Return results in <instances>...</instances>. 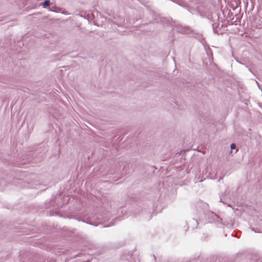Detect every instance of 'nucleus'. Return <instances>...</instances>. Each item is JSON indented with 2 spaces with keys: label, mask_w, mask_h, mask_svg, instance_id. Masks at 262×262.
<instances>
[{
  "label": "nucleus",
  "mask_w": 262,
  "mask_h": 262,
  "mask_svg": "<svg viewBox=\"0 0 262 262\" xmlns=\"http://www.w3.org/2000/svg\"><path fill=\"white\" fill-rule=\"evenodd\" d=\"M177 30L181 33L189 34L192 32V30L189 27H183L182 26L177 27Z\"/></svg>",
  "instance_id": "f257e3e1"
},
{
  "label": "nucleus",
  "mask_w": 262,
  "mask_h": 262,
  "mask_svg": "<svg viewBox=\"0 0 262 262\" xmlns=\"http://www.w3.org/2000/svg\"><path fill=\"white\" fill-rule=\"evenodd\" d=\"M219 24L217 23H214L212 24V28L214 32L215 33L220 34H222V31L221 30L220 28H219Z\"/></svg>",
  "instance_id": "f03ea898"
},
{
  "label": "nucleus",
  "mask_w": 262,
  "mask_h": 262,
  "mask_svg": "<svg viewBox=\"0 0 262 262\" xmlns=\"http://www.w3.org/2000/svg\"><path fill=\"white\" fill-rule=\"evenodd\" d=\"M213 219L217 223H220V224H222V219L219 216H218L216 214H214V217Z\"/></svg>",
  "instance_id": "7ed1b4c3"
},
{
  "label": "nucleus",
  "mask_w": 262,
  "mask_h": 262,
  "mask_svg": "<svg viewBox=\"0 0 262 262\" xmlns=\"http://www.w3.org/2000/svg\"><path fill=\"white\" fill-rule=\"evenodd\" d=\"M50 5V0H45L43 2L40 4V5L42 6L43 8H46Z\"/></svg>",
  "instance_id": "20e7f679"
},
{
  "label": "nucleus",
  "mask_w": 262,
  "mask_h": 262,
  "mask_svg": "<svg viewBox=\"0 0 262 262\" xmlns=\"http://www.w3.org/2000/svg\"><path fill=\"white\" fill-rule=\"evenodd\" d=\"M94 15L92 13L89 12L88 14H86V18L89 21L90 20H92L94 18Z\"/></svg>",
  "instance_id": "39448f33"
},
{
  "label": "nucleus",
  "mask_w": 262,
  "mask_h": 262,
  "mask_svg": "<svg viewBox=\"0 0 262 262\" xmlns=\"http://www.w3.org/2000/svg\"><path fill=\"white\" fill-rule=\"evenodd\" d=\"M230 148H231V149H235L236 148V144H234V143H232L230 145Z\"/></svg>",
  "instance_id": "423d86ee"
},
{
  "label": "nucleus",
  "mask_w": 262,
  "mask_h": 262,
  "mask_svg": "<svg viewBox=\"0 0 262 262\" xmlns=\"http://www.w3.org/2000/svg\"><path fill=\"white\" fill-rule=\"evenodd\" d=\"M79 14H80V16L83 17L85 18H86V13H85L82 12H80Z\"/></svg>",
  "instance_id": "0eeeda50"
},
{
  "label": "nucleus",
  "mask_w": 262,
  "mask_h": 262,
  "mask_svg": "<svg viewBox=\"0 0 262 262\" xmlns=\"http://www.w3.org/2000/svg\"><path fill=\"white\" fill-rule=\"evenodd\" d=\"M85 223H86V224H90V225L95 226H97L98 225V224H94V223H89V222H85Z\"/></svg>",
  "instance_id": "6e6552de"
},
{
  "label": "nucleus",
  "mask_w": 262,
  "mask_h": 262,
  "mask_svg": "<svg viewBox=\"0 0 262 262\" xmlns=\"http://www.w3.org/2000/svg\"><path fill=\"white\" fill-rule=\"evenodd\" d=\"M54 8L55 9H58V10H59V8H57V7H56V6H54Z\"/></svg>",
  "instance_id": "1a4fd4ad"
},
{
  "label": "nucleus",
  "mask_w": 262,
  "mask_h": 262,
  "mask_svg": "<svg viewBox=\"0 0 262 262\" xmlns=\"http://www.w3.org/2000/svg\"><path fill=\"white\" fill-rule=\"evenodd\" d=\"M220 202H223V203L225 204V203L222 201V199L221 198L220 199Z\"/></svg>",
  "instance_id": "9d476101"
},
{
  "label": "nucleus",
  "mask_w": 262,
  "mask_h": 262,
  "mask_svg": "<svg viewBox=\"0 0 262 262\" xmlns=\"http://www.w3.org/2000/svg\"><path fill=\"white\" fill-rule=\"evenodd\" d=\"M108 226H110V225L104 226V227H108Z\"/></svg>",
  "instance_id": "9b49d317"
},
{
  "label": "nucleus",
  "mask_w": 262,
  "mask_h": 262,
  "mask_svg": "<svg viewBox=\"0 0 262 262\" xmlns=\"http://www.w3.org/2000/svg\"><path fill=\"white\" fill-rule=\"evenodd\" d=\"M252 230L254 231L255 232H256L255 230H254V228L252 229Z\"/></svg>",
  "instance_id": "f8f14e48"
},
{
  "label": "nucleus",
  "mask_w": 262,
  "mask_h": 262,
  "mask_svg": "<svg viewBox=\"0 0 262 262\" xmlns=\"http://www.w3.org/2000/svg\"><path fill=\"white\" fill-rule=\"evenodd\" d=\"M156 22H157V23L159 22V20H158L157 19H156Z\"/></svg>",
  "instance_id": "ddd939ff"
},
{
  "label": "nucleus",
  "mask_w": 262,
  "mask_h": 262,
  "mask_svg": "<svg viewBox=\"0 0 262 262\" xmlns=\"http://www.w3.org/2000/svg\"><path fill=\"white\" fill-rule=\"evenodd\" d=\"M228 206L230 207L231 205L230 204H228Z\"/></svg>",
  "instance_id": "4468645a"
}]
</instances>
